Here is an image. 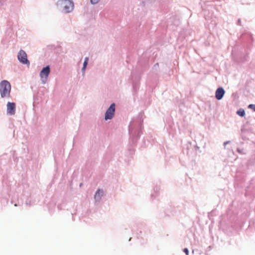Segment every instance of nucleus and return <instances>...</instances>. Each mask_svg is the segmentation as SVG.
<instances>
[{"mask_svg": "<svg viewBox=\"0 0 255 255\" xmlns=\"http://www.w3.org/2000/svg\"><path fill=\"white\" fill-rule=\"evenodd\" d=\"M115 112V104L113 103L111 105L110 107L107 110L105 115V119L106 120L112 119L114 116Z\"/></svg>", "mask_w": 255, "mask_h": 255, "instance_id": "nucleus-4", "label": "nucleus"}, {"mask_svg": "<svg viewBox=\"0 0 255 255\" xmlns=\"http://www.w3.org/2000/svg\"><path fill=\"white\" fill-rule=\"evenodd\" d=\"M248 108L249 109H252L255 112V105H254V104H250L249 105V106H248Z\"/></svg>", "mask_w": 255, "mask_h": 255, "instance_id": "nucleus-11", "label": "nucleus"}, {"mask_svg": "<svg viewBox=\"0 0 255 255\" xmlns=\"http://www.w3.org/2000/svg\"><path fill=\"white\" fill-rule=\"evenodd\" d=\"M90 1L91 3L96 4L99 1V0H90Z\"/></svg>", "mask_w": 255, "mask_h": 255, "instance_id": "nucleus-12", "label": "nucleus"}, {"mask_svg": "<svg viewBox=\"0 0 255 255\" xmlns=\"http://www.w3.org/2000/svg\"><path fill=\"white\" fill-rule=\"evenodd\" d=\"M237 113L239 116L242 117H244L245 115V110L243 109H240L239 110L237 111Z\"/></svg>", "mask_w": 255, "mask_h": 255, "instance_id": "nucleus-9", "label": "nucleus"}, {"mask_svg": "<svg viewBox=\"0 0 255 255\" xmlns=\"http://www.w3.org/2000/svg\"><path fill=\"white\" fill-rule=\"evenodd\" d=\"M15 104L13 102H8L7 104V114L10 115H14L15 113Z\"/></svg>", "mask_w": 255, "mask_h": 255, "instance_id": "nucleus-6", "label": "nucleus"}, {"mask_svg": "<svg viewBox=\"0 0 255 255\" xmlns=\"http://www.w3.org/2000/svg\"><path fill=\"white\" fill-rule=\"evenodd\" d=\"M50 72V67L49 66H47L44 68H43L41 72H40V77L42 82L43 84H45L47 80L48 75H49Z\"/></svg>", "mask_w": 255, "mask_h": 255, "instance_id": "nucleus-3", "label": "nucleus"}, {"mask_svg": "<svg viewBox=\"0 0 255 255\" xmlns=\"http://www.w3.org/2000/svg\"><path fill=\"white\" fill-rule=\"evenodd\" d=\"M184 252L185 253L186 255H189V251H188V250L187 248H185L184 249Z\"/></svg>", "mask_w": 255, "mask_h": 255, "instance_id": "nucleus-13", "label": "nucleus"}, {"mask_svg": "<svg viewBox=\"0 0 255 255\" xmlns=\"http://www.w3.org/2000/svg\"><path fill=\"white\" fill-rule=\"evenodd\" d=\"M103 194V191L100 189H98L95 195V199L97 200L101 199V196Z\"/></svg>", "mask_w": 255, "mask_h": 255, "instance_id": "nucleus-8", "label": "nucleus"}, {"mask_svg": "<svg viewBox=\"0 0 255 255\" xmlns=\"http://www.w3.org/2000/svg\"><path fill=\"white\" fill-rule=\"evenodd\" d=\"M17 58L21 63L29 64V62L27 58V54L24 51L20 50L18 53Z\"/></svg>", "mask_w": 255, "mask_h": 255, "instance_id": "nucleus-5", "label": "nucleus"}, {"mask_svg": "<svg viewBox=\"0 0 255 255\" xmlns=\"http://www.w3.org/2000/svg\"><path fill=\"white\" fill-rule=\"evenodd\" d=\"M88 60L89 59L88 57L85 58L83 63V67L82 68V70H84L85 69L88 64Z\"/></svg>", "mask_w": 255, "mask_h": 255, "instance_id": "nucleus-10", "label": "nucleus"}, {"mask_svg": "<svg viewBox=\"0 0 255 255\" xmlns=\"http://www.w3.org/2000/svg\"><path fill=\"white\" fill-rule=\"evenodd\" d=\"M11 85L6 80H3L0 83V93L2 98L8 97L10 95Z\"/></svg>", "mask_w": 255, "mask_h": 255, "instance_id": "nucleus-1", "label": "nucleus"}, {"mask_svg": "<svg viewBox=\"0 0 255 255\" xmlns=\"http://www.w3.org/2000/svg\"><path fill=\"white\" fill-rule=\"evenodd\" d=\"M223 97V88L220 87L216 92V98L218 100H221Z\"/></svg>", "mask_w": 255, "mask_h": 255, "instance_id": "nucleus-7", "label": "nucleus"}, {"mask_svg": "<svg viewBox=\"0 0 255 255\" xmlns=\"http://www.w3.org/2000/svg\"><path fill=\"white\" fill-rule=\"evenodd\" d=\"M57 5L63 8L66 12H71L74 7L73 2L70 0H59Z\"/></svg>", "mask_w": 255, "mask_h": 255, "instance_id": "nucleus-2", "label": "nucleus"}]
</instances>
